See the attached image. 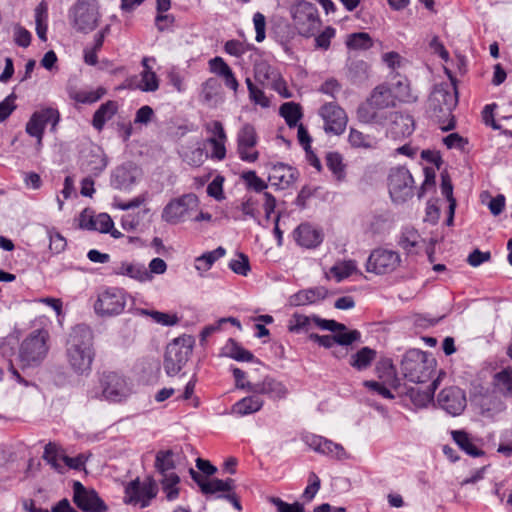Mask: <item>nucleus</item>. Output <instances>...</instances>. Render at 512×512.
Here are the masks:
<instances>
[{
  "label": "nucleus",
  "instance_id": "1",
  "mask_svg": "<svg viewBox=\"0 0 512 512\" xmlns=\"http://www.w3.org/2000/svg\"><path fill=\"white\" fill-rule=\"evenodd\" d=\"M67 359L71 368L78 374L91 371L94 360V332L85 325H76L67 341Z\"/></svg>",
  "mask_w": 512,
  "mask_h": 512
},
{
  "label": "nucleus",
  "instance_id": "2",
  "mask_svg": "<svg viewBox=\"0 0 512 512\" xmlns=\"http://www.w3.org/2000/svg\"><path fill=\"white\" fill-rule=\"evenodd\" d=\"M396 104L392 89L387 84H380L359 105L357 118L365 124L384 125L390 113L387 109L395 108Z\"/></svg>",
  "mask_w": 512,
  "mask_h": 512
},
{
  "label": "nucleus",
  "instance_id": "3",
  "mask_svg": "<svg viewBox=\"0 0 512 512\" xmlns=\"http://www.w3.org/2000/svg\"><path fill=\"white\" fill-rule=\"evenodd\" d=\"M292 26L304 37L314 36L320 29L322 21L318 8L311 2L301 0L296 2L290 9Z\"/></svg>",
  "mask_w": 512,
  "mask_h": 512
},
{
  "label": "nucleus",
  "instance_id": "4",
  "mask_svg": "<svg viewBox=\"0 0 512 512\" xmlns=\"http://www.w3.org/2000/svg\"><path fill=\"white\" fill-rule=\"evenodd\" d=\"M387 187L391 200L396 204H402L414 194V179L406 167H393L387 177Z\"/></svg>",
  "mask_w": 512,
  "mask_h": 512
},
{
  "label": "nucleus",
  "instance_id": "5",
  "mask_svg": "<svg viewBox=\"0 0 512 512\" xmlns=\"http://www.w3.org/2000/svg\"><path fill=\"white\" fill-rule=\"evenodd\" d=\"M259 135L256 127L249 122L243 123L236 133V154L245 163H255L260 158Z\"/></svg>",
  "mask_w": 512,
  "mask_h": 512
},
{
  "label": "nucleus",
  "instance_id": "6",
  "mask_svg": "<svg viewBox=\"0 0 512 512\" xmlns=\"http://www.w3.org/2000/svg\"><path fill=\"white\" fill-rule=\"evenodd\" d=\"M190 474L204 494L221 493L219 497L227 499L236 510L241 511L242 506L239 497L235 493V482L233 479H207L193 469H190Z\"/></svg>",
  "mask_w": 512,
  "mask_h": 512
},
{
  "label": "nucleus",
  "instance_id": "7",
  "mask_svg": "<svg viewBox=\"0 0 512 512\" xmlns=\"http://www.w3.org/2000/svg\"><path fill=\"white\" fill-rule=\"evenodd\" d=\"M191 337H179L168 344L164 357V369L168 375H176L187 363L192 354Z\"/></svg>",
  "mask_w": 512,
  "mask_h": 512
},
{
  "label": "nucleus",
  "instance_id": "8",
  "mask_svg": "<svg viewBox=\"0 0 512 512\" xmlns=\"http://www.w3.org/2000/svg\"><path fill=\"white\" fill-rule=\"evenodd\" d=\"M47 339L48 333L38 330L22 342L19 358L24 366H34L41 363L48 352Z\"/></svg>",
  "mask_w": 512,
  "mask_h": 512
},
{
  "label": "nucleus",
  "instance_id": "9",
  "mask_svg": "<svg viewBox=\"0 0 512 512\" xmlns=\"http://www.w3.org/2000/svg\"><path fill=\"white\" fill-rule=\"evenodd\" d=\"M157 493L158 485L153 478L147 477L142 482L137 478L126 485L124 501L145 508L150 505Z\"/></svg>",
  "mask_w": 512,
  "mask_h": 512
},
{
  "label": "nucleus",
  "instance_id": "10",
  "mask_svg": "<svg viewBox=\"0 0 512 512\" xmlns=\"http://www.w3.org/2000/svg\"><path fill=\"white\" fill-rule=\"evenodd\" d=\"M199 205L198 197L193 194H185L171 200L164 208L161 218L168 224L176 225L185 220L190 211L196 210Z\"/></svg>",
  "mask_w": 512,
  "mask_h": 512
},
{
  "label": "nucleus",
  "instance_id": "11",
  "mask_svg": "<svg viewBox=\"0 0 512 512\" xmlns=\"http://www.w3.org/2000/svg\"><path fill=\"white\" fill-rule=\"evenodd\" d=\"M101 388L102 396L111 402H121L131 393V388L125 377L116 372L103 374Z\"/></svg>",
  "mask_w": 512,
  "mask_h": 512
},
{
  "label": "nucleus",
  "instance_id": "12",
  "mask_svg": "<svg viewBox=\"0 0 512 512\" xmlns=\"http://www.w3.org/2000/svg\"><path fill=\"white\" fill-rule=\"evenodd\" d=\"M401 259L397 252L388 249H375L371 252L366 270L383 275L394 271L400 265Z\"/></svg>",
  "mask_w": 512,
  "mask_h": 512
},
{
  "label": "nucleus",
  "instance_id": "13",
  "mask_svg": "<svg viewBox=\"0 0 512 512\" xmlns=\"http://www.w3.org/2000/svg\"><path fill=\"white\" fill-rule=\"evenodd\" d=\"M60 121V113L53 107H46L35 111L26 123L25 131L29 136L44 134L45 127L51 124V131L56 130Z\"/></svg>",
  "mask_w": 512,
  "mask_h": 512
},
{
  "label": "nucleus",
  "instance_id": "14",
  "mask_svg": "<svg viewBox=\"0 0 512 512\" xmlns=\"http://www.w3.org/2000/svg\"><path fill=\"white\" fill-rule=\"evenodd\" d=\"M74 27L81 32L93 31L96 24L94 0H79L71 10Z\"/></svg>",
  "mask_w": 512,
  "mask_h": 512
},
{
  "label": "nucleus",
  "instance_id": "15",
  "mask_svg": "<svg viewBox=\"0 0 512 512\" xmlns=\"http://www.w3.org/2000/svg\"><path fill=\"white\" fill-rule=\"evenodd\" d=\"M319 114L324 121L325 132L341 135L345 131L348 117L344 109L337 104L333 102L324 104Z\"/></svg>",
  "mask_w": 512,
  "mask_h": 512
},
{
  "label": "nucleus",
  "instance_id": "16",
  "mask_svg": "<svg viewBox=\"0 0 512 512\" xmlns=\"http://www.w3.org/2000/svg\"><path fill=\"white\" fill-rule=\"evenodd\" d=\"M390 119L386 130V136L393 140L402 141L412 135L415 130V122L411 115L393 111L388 115Z\"/></svg>",
  "mask_w": 512,
  "mask_h": 512
},
{
  "label": "nucleus",
  "instance_id": "17",
  "mask_svg": "<svg viewBox=\"0 0 512 512\" xmlns=\"http://www.w3.org/2000/svg\"><path fill=\"white\" fill-rule=\"evenodd\" d=\"M124 292L119 288H109L98 297V313L102 315H116L123 311L125 306Z\"/></svg>",
  "mask_w": 512,
  "mask_h": 512
},
{
  "label": "nucleus",
  "instance_id": "18",
  "mask_svg": "<svg viewBox=\"0 0 512 512\" xmlns=\"http://www.w3.org/2000/svg\"><path fill=\"white\" fill-rule=\"evenodd\" d=\"M439 405L451 415H459L465 409L466 398L458 387L444 388L438 395Z\"/></svg>",
  "mask_w": 512,
  "mask_h": 512
},
{
  "label": "nucleus",
  "instance_id": "19",
  "mask_svg": "<svg viewBox=\"0 0 512 512\" xmlns=\"http://www.w3.org/2000/svg\"><path fill=\"white\" fill-rule=\"evenodd\" d=\"M448 76L451 79L452 83H454L452 75L448 73ZM430 100L433 103L435 110L451 114L453 108L457 105L458 102L457 89L455 87V84H453L452 88H436L432 93Z\"/></svg>",
  "mask_w": 512,
  "mask_h": 512
},
{
  "label": "nucleus",
  "instance_id": "20",
  "mask_svg": "<svg viewBox=\"0 0 512 512\" xmlns=\"http://www.w3.org/2000/svg\"><path fill=\"white\" fill-rule=\"evenodd\" d=\"M209 71L212 74L222 78L224 85L237 94L239 89V82L233 72L232 68L225 62V60L216 56L208 61Z\"/></svg>",
  "mask_w": 512,
  "mask_h": 512
},
{
  "label": "nucleus",
  "instance_id": "21",
  "mask_svg": "<svg viewBox=\"0 0 512 512\" xmlns=\"http://www.w3.org/2000/svg\"><path fill=\"white\" fill-rule=\"evenodd\" d=\"M140 169L132 163L124 164L116 168L112 183L120 190H129L139 178Z\"/></svg>",
  "mask_w": 512,
  "mask_h": 512
},
{
  "label": "nucleus",
  "instance_id": "22",
  "mask_svg": "<svg viewBox=\"0 0 512 512\" xmlns=\"http://www.w3.org/2000/svg\"><path fill=\"white\" fill-rule=\"evenodd\" d=\"M451 436L458 447L472 457H479L484 454L482 441L464 430H453Z\"/></svg>",
  "mask_w": 512,
  "mask_h": 512
},
{
  "label": "nucleus",
  "instance_id": "23",
  "mask_svg": "<svg viewBox=\"0 0 512 512\" xmlns=\"http://www.w3.org/2000/svg\"><path fill=\"white\" fill-rule=\"evenodd\" d=\"M251 392L265 394L274 399H281L286 396L287 389L282 382L267 376L262 382H256L251 386Z\"/></svg>",
  "mask_w": 512,
  "mask_h": 512
},
{
  "label": "nucleus",
  "instance_id": "24",
  "mask_svg": "<svg viewBox=\"0 0 512 512\" xmlns=\"http://www.w3.org/2000/svg\"><path fill=\"white\" fill-rule=\"evenodd\" d=\"M293 234L295 241L305 248H314L322 242L321 233L307 223L300 224Z\"/></svg>",
  "mask_w": 512,
  "mask_h": 512
},
{
  "label": "nucleus",
  "instance_id": "25",
  "mask_svg": "<svg viewBox=\"0 0 512 512\" xmlns=\"http://www.w3.org/2000/svg\"><path fill=\"white\" fill-rule=\"evenodd\" d=\"M73 501L84 512H96V494L88 492L79 481L73 482Z\"/></svg>",
  "mask_w": 512,
  "mask_h": 512
},
{
  "label": "nucleus",
  "instance_id": "26",
  "mask_svg": "<svg viewBox=\"0 0 512 512\" xmlns=\"http://www.w3.org/2000/svg\"><path fill=\"white\" fill-rule=\"evenodd\" d=\"M255 79L262 84L272 85L277 91L285 84L280 74L265 62L255 66Z\"/></svg>",
  "mask_w": 512,
  "mask_h": 512
},
{
  "label": "nucleus",
  "instance_id": "27",
  "mask_svg": "<svg viewBox=\"0 0 512 512\" xmlns=\"http://www.w3.org/2000/svg\"><path fill=\"white\" fill-rule=\"evenodd\" d=\"M296 170L285 164L275 165L269 175V181L281 189L287 188L296 180Z\"/></svg>",
  "mask_w": 512,
  "mask_h": 512
},
{
  "label": "nucleus",
  "instance_id": "28",
  "mask_svg": "<svg viewBox=\"0 0 512 512\" xmlns=\"http://www.w3.org/2000/svg\"><path fill=\"white\" fill-rule=\"evenodd\" d=\"M417 359H412L411 356H406L402 362L405 376L413 382H424L426 375L423 373L425 368L424 356L417 354Z\"/></svg>",
  "mask_w": 512,
  "mask_h": 512
},
{
  "label": "nucleus",
  "instance_id": "29",
  "mask_svg": "<svg viewBox=\"0 0 512 512\" xmlns=\"http://www.w3.org/2000/svg\"><path fill=\"white\" fill-rule=\"evenodd\" d=\"M150 61L155 62V58L144 57L142 59L143 70L141 72V81L138 85L139 89L146 92H153L159 88V79L149 65Z\"/></svg>",
  "mask_w": 512,
  "mask_h": 512
},
{
  "label": "nucleus",
  "instance_id": "30",
  "mask_svg": "<svg viewBox=\"0 0 512 512\" xmlns=\"http://www.w3.org/2000/svg\"><path fill=\"white\" fill-rule=\"evenodd\" d=\"M348 142L357 149H376L379 144V140L375 136L365 134L355 128H350Z\"/></svg>",
  "mask_w": 512,
  "mask_h": 512
},
{
  "label": "nucleus",
  "instance_id": "31",
  "mask_svg": "<svg viewBox=\"0 0 512 512\" xmlns=\"http://www.w3.org/2000/svg\"><path fill=\"white\" fill-rule=\"evenodd\" d=\"M494 388L504 397L512 398V366H507L493 376Z\"/></svg>",
  "mask_w": 512,
  "mask_h": 512
},
{
  "label": "nucleus",
  "instance_id": "32",
  "mask_svg": "<svg viewBox=\"0 0 512 512\" xmlns=\"http://www.w3.org/2000/svg\"><path fill=\"white\" fill-rule=\"evenodd\" d=\"M327 294L328 290L325 287H314L299 291L293 296V300L296 305L313 304L323 300Z\"/></svg>",
  "mask_w": 512,
  "mask_h": 512
},
{
  "label": "nucleus",
  "instance_id": "33",
  "mask_svg": "<svg viewBox=\"0 0 512 512\" xmlns=\"http://www.w3.org/2000/svg\"><path fill=\"white\" fill-rule=\"evenodd\" d=\"M376 356V350L363 347L351 356L350 365L358 371L366 370L371 366Z\"/></svg>",
  "mask_w": 512,
  "mask_h": 512
},
{
  "label": "nucleus",
  "instance_id": "34",
  "mask_svg": "<svg viewBox=\"0 0 512 512\" xmlns=\"http://www.w3.org/2000/svg\"><path fill=\"white\" fill-rule=\"evenodd\" d=\"M65 457L62 449L55 443L50 442L44 448L43 459L60 473L64 472L63 458Z\"/></svg>",
  "mask_w": 512,
  "mask_h": 512
},
{
  "label": "nucleus",
  "instance_id": "35",
  "mask_svg": "<svg viewBox=\"0 0 512 512\" xmlns=\"http://www.w3.org/2000/svg\"><path fill=\"white\" fill-rule=\"evenodd\" d=\"M116 274L127 275L133 279L144 282L150 279V272L145 266L133 263H121L115 268Z\"/></svg>",
  "mask_w": 512,
  "mask_h": 512
},
{
  "label": "nucleus",
  "instance_id": "36",
  "mask_svg": "<svg viewBox=\"0 0 512 512\" xmlns=\"http://www.w3.org/2000/svg\"><path fill=\"white\" fill-rule=\"evenodd\" d=\"M48 5L45 1L40 2L35 8L36 33L41 41L47 40L48 29Z\"/></svg>",
  "mask_w": 512,
  "mask_h": 512
},
{
  "label": "nucleus",
  "instance_id": "37",
  "mask_svg": "<svg viewBox=\"0 0 512 512\" xmlns=\"http://www.w3.org/2000/svg\"><path fill=\"white\" fill-rule=\"evenodd\" d=\"M263 401L257 396H249L241 399L233 405V413L244 416L259 411Z\"/></svg>",
  "mask_w": 512,
  "mask_h": 512
},
{
  "label": "nucleus",
  "instance_id": "38",
  "mask_svg": "<svg viewBox=\"0 0 512 512\" xmlns=\"http://www.w3.org/2000/svg\"><path fill=\"white\" fill-rule=\"evenodd\" d=\"M280 115L290 128L296 127L303 116L302 108L295 102H286L280 106Z\"/></svg>",
  "mask_w": 512,
  "mask_h": 512
},
{
  "label": "nucleus",
  "instance_id": "39",
  "mask_svg": "<svg viewBox=\"0 0 512 512\" xmlns=\"http://www.w3.org/2000/svg\"><path fill=\"white\" fill-rule=\"evenodd\" d=\"M225 254L226 250L221 246L215 250L206 252L195 259V268L198 271L206 272L218 259L222 258Z\"/></svg>",
  "mask_w": 512,
  "mask_h": 512
},
{
  "label": "nucleus",
  "instance_id": "40",
  "mask_svg": "<svg viewBox=\"0 0 512 512\" xmlns=\"http://www.w3.org/2000/svg\"><path fill=\"white\" fill-rule=\"evenodd\" d=\"M224 353L237 361L250 362L254 359V355L250 351L244 349L233 339L227 341L224 346Z\"/></svg>",
  "mask_w": 512,
  "mask_h": 512
},
{
  "label": "nucleus",
  "instance_id": "41",
  "mask_svg": "<svg viewBox=\"0 0 512 512\" xmlns=\"http://www.w3.org/2000/svg\"><path fill=\"white\" fill-rule=\"evenodd\" d=\"M228 141V137L225 138H207L204 145L207 144L210 146V151L208 152V156L213 161H223L226 158L227 149L226 143Z\"/></svg>",
  "mask_w": 512,
  "mask_h": 512
},
{
  "label": "nucleus",
  "instance_id": "42",
  "mask_svg": "<svg viewBox=\"0 0 512 512\" xmlns=\"http://www.w3.org/2000/svg\"><path fill=\"white\" fill-rule=\"evenodd\" d=\"M326 165L337 181L344 180L346 176L342 155L338 152H330L326 155Z\"/></svg>",
  "mask_w": 512,
  "mask_h": 512
},
{
  "label": "nucleus",
  "instance_id": "43",
  "mask_svg": "<svg viewBox=\"0 0 512 512\" xmlns=\"http://www.w3.org/2000/svg\"><path fill=\"white\" fill-rule=\"evenodd\" d=\"M67 93L69 97L76 103L92 104L96 102V92L85 88H77L75 85L69 83L67 86Z\"/></svg>",
  "mask_w": 512,
  "mask_h": 512
},
{
  "label": "nucleus",
  "instance_id": "44",
  "mask_svg": "<svg viewBox=\"0 0 512 512\" xmlns=\"http://www.w3.org/2000/svg\"><path fill=\"white\" fill-rule=\"evenodd\" d=\"M355 272H357V265L354 260L338 262L330 269V273L338 282L348 278Z\"/></svg>",
  "mask_w": 512,
  "mask_h": 512
},
{
  "label": "nucleus",
  "instance_id": "45",
  "mask_svg": "<svg viewBox=\"0 0 512 512\" xmlns=\"http://www.w3.org/2000/svg\"><path fill=\"white\" fill-rule=\"evenodd\" d=\"M346 45L352 50H367L373 46V40L366 32L348 35Z\"/></svg>",
  "mask_w": 512,
  "mask_h": 512
},
{
  "label": "nucleus",
  "instance_id": "46",
  "mask_svg": "<svg viewBox=\"0 0 512 512\" xmlns=\"http://www.w3.org/2000/svg\"><path fill=\"white\" fill-rule=\"evenodd\" d=\"M179 482H180V478L175 473L165 474L163 480L161 481L163 492L166 494V498L169 501H173L178 498Z\"/></svg>",
  "mask_w": 512,
  "mask_h": 512
},
{
  "label": "nucleus",
  "instance_id": "47",
  "mask_svg": "<svg viewBox=\"0 0 512 512\" xmlns=\"http://www.w3.org/2000/svg\"><path fill=\"white\" fill-rule=\"evenodd\" d=\"M208 158V152L205 150L204 144H199L183 155V160L192 167H200Z\"/></svg>",
  "mask_w": 512,
  "mask_h": 512
},
{
  "label": "nucleus",
  "instance_id": "48",
  "mask_svg": "<svg viewBox=\"0 0 512 512\" xmlns=\"http://www.w3.org/2000/svg\"><path fill=\"white\" fill-rule=\"evenodd\" d=\"M396 103L399 102H413L416 96L412 94L410 83L407 79H400L392 89Z\"/></svg>",
  "mask_w": 512,
  "mask_h": 512
},
{
  "label": "nucleus",
  "instance_id": "49",
  "mask_svg": "<svg viewBox=\"0 0 512 512\" xmlns=\"http://www.w3.org/2000/svg\"><path fill=\"white\" fill-rule=\"evenodd\" d=\"M141 314L150 317L155 323L163 326H173L178 323V317L176 314L148 309L141 310Z\"/></svg>",
  "mask_w": 512,
  "mask_h": 512
},
{
  "label": "nucleus",
  "instance_id": "50",
  "mask_svg": "<svg viewBox=\"0 0 512 512\" xmlns=\"http://www.w3.org/2000/svg\"><path fill=\"white\" fill-rule=\"evenodd\" d=\"M221 92V84L216 78H208L201 86V95L206 103L216 99Z\"/></svg>",
  "mask_w": 512,
  "mask_h": 512
},
{
  "label": "nucleus",
  "instance_id": "51",
  "mask_svg": "<svg viewBox=\"0 0 512 512\" xmlns=\"http://www.w3.org/2000/svg\"><path fill=\"white\" fill-rule=\"evenodd\" d=\"M155 467L165 476L174 468L173 452L171 450L159 451L156 454Z\"/></svg>",
  "mask_w": 512,
  "mask_h": 512
},
{
  "label": "nucleus",
  "instance_id": "52",
  "mask_svg": "<svg viewBox=\"0 0 512 512\" xmlns=\"http://www.w3.org/2000/svg\"><path fill=\"white\" fill-rule=\"evenodd\" d=\"M241 179L248 189L254 190L255 192H262L267 188V183L253 170L243 172Z\"/></svg>",
  "mask_w": 512,
  "mask_h": 512
},
{
  "label": "nucleus",
  "instance_id": "53",
  "mask_svg": "<svg viewBox=\"0 0 512 512\" xmlns=\"http://www.w3.org/2000/svg\"><path fill=\"white\" fill-rule=\"evenodd\" d=\"M313 319L302 315L293 314L289 320L288 329L290 332L299 333L301 331H308L312 327Z\"/></svg>",
  "mask_w": 512,
  "mask_h": 512
},
{
  "label": "nucleus",
  "instance_id": "54",
  "mask_svg": "<svg viewBox=\"0 0 512 512\" xmlns=\"http://www.w3.org/2000/svg\"><path fill=\"white\" fill-rule=\"evenodd\" d=\"M335 342L342 346L351 345L354 342H357L361 338V333L358 330H337L334 331Z\"/></svg>",
  "mask_w": 512,
  "mask_h": 512
},
{
  "label": "nucleus",
  "instance_id": "55",
  "mask_svg": "<svg viewBox=\"0 0 512 512\" xmlns=\"http://www.w3.org/2000/svg\"><path fill=\"white\" fill-rule=\"evenodd\" d=\"M118 110V103L116 101H107L98 108V130L106 120L111 119Z\"/></svg>",
  "mask_w": 512,
  "mask_h": 512
},
{
  "label": "nucleus",
  "instance_id": "56",
  "mask_svg": "<svg viewBox=\"0 0 512 512\" xmlns=\"http://www.w3.org/2000/svg\"><path fill=\"white\" fill-rule=\"evenodd\" d=\"M246 84L249 92V97L254 103L259 104L262 107L269 106L270 101L266 97L262 89L254 85L250 78L246 79Z\"/></svg>",
  "mask_w": 512,
  "mask_h": 512
},
{
  "label": "nucleus",
  "instance_id": "57",
  "mask_svg": "<svg viewBox=\"0 0 512 512\" xmlns=\"http://www.w3.org/2000/svg\"><path fill=\"white\" fill-rule=\"evenodd\" d=\"M98 231L101 233H110L114 238H120L121 232L114 229V223L111 217L107 213L98 214Z\"/></svg>",
  "mask_w": 512,
  "mask_h": 512
},
{
  "label": "nucleus",
  "instance_id": "58",
  "mask_svg": "<svg viewBox=\"0 0 512 512\" xmlns=\"http://www.w3.org/2000/svg\"><path fill=\"white\" fill-rule=\"evenodd\" d=\"M229 267L234 273L246 276L250 271L248 256L243 253H239L237 259L231 260Z\"/></svg>",
  "mask_w": 512,
  "mask_h": 512
},
{
  "label": "nucleus",
  "instance_id": "59",
  "mask_svg": "<svg viewBox=\"0 0 512 512\" xmlns=\"http://www.w3.org/2000/svg\"><path fill=\"white\" fill-rule=\"evenodd\" d=\"M336 30L327 26L320 34L315 37V47L327 50L330 47L331 40L335 37Z\"/></svg>",
  "mask_w": 512,
  "mask_h": 512
},
{
  "label": "nucleus",
  "instance_id": "60",
  "mask_svg": "<svg viewBox=\"0 0 512 512\" xmlns=\"http://www.w3.org/2000/svg\"><path fill=\"white\" fill-rule=\"evenodd\" d=\"M419 242L420 236L416 231L411 230L403 233L400 240V246L408 253H412L414 252V249L418 246Z\"/></svg>",
  "mask_w": 512,
  "mask_h": 512
},
{
  "label": "nucleus",
  "instance_id": "61",
  "mask_svg": "<svg viewBox=\"0 0 512 512\" xmlns=\"http://www.w3.org/2000/svg\"><path fill=\"white\" fill-rule=\"evenodd\" d=\"M322 454L327 455L338 460L346 459L348 457L347 452L340 444L334 443L331 440L326 439V444Z\"/></svg>",
  "mask_w": 512,
  "mask_h": 512
},
{
  "label": "nucleus",
  "instance_id": "62",
  "mask_svg": "<svg viewBox=\"0 0 512 512\" xmlns=\"http://www.w3.org/2000/svg\"><path fill=\"white\" fill-rule=\"evenodd\" d=\"M270 502L276 507L277 512H304V506L299 502L289 504L278 497L270 498Z\"/></svg>",
  "mask_w": 512,
  "mask_h": 512
},
{
  "label": "nucleus",
  "instance_id": "63",
  "mask_svg": "<svg viewBox=\"0 0 512 512\" xmlns=\"http://www.w3.org/2000/svg\"><path fill=\"white\" fill-rule=\"evenodd\" d=\"M319 489L320 479L314 472H311L308 477V485L302 494L303 499L306 501H311Z\"/></svg>",
  "mask_w": 512,
  "mask_h": 512
},
{
  "label": "nucleus",
  "instance_id": "64",
  "mask_svg": "<svg viewBox=\"0 0 512 512\" xmlns=\"http://www.w3.org/2000/svg\"><path fill=\"white\" fill-rule=\"evenodd\" d=\"M224 177L217 175L207 186V194L216 200L224 199L223 193Z\"/></svg>",
  "mask_w": 512,
  "mask_h": 512
}]
</instances>
